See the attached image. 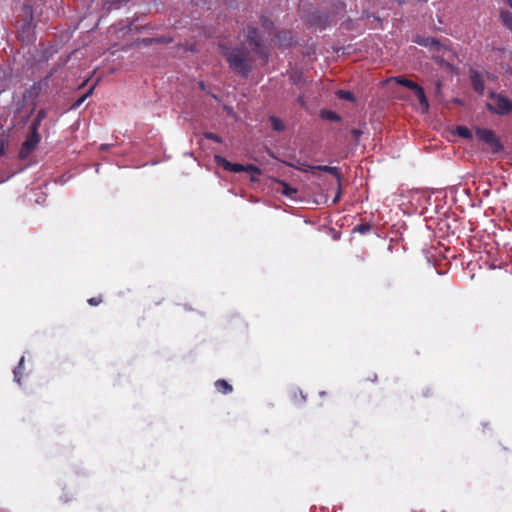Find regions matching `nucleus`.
I'll list each match as a JSON object with an SVG mask.
<instances>
[{
    "label": "nucleus",
    "instance_id": "nucleus-2",
    "mask_svg": "<svg viewBox=\"0 0 512 512\" xmlns=\"http://www.w3.org/2000/svg\"><path fill=\"white\" fill-rule=\"evenodd\" d=\"M489 99L490 101L486 104V107L490 112L501 116L511 112L512 102L508 97L500 93L491 92Z\"/></svg>",
    "mask_w": 512,
    "mask_h": 512
},
{
    "label": "nucleus",
    "instance_id": "nucleus-31",
    "mask_svg": "<svg viewBox=\"0 0 512 512\" xmlns=\"http://www.w3.org/2000/svg\"><path fill=\"white\" fill-rule=\"evenodd\" d=\"M341 193L342 192H341V184H340L339 187H338V191H337V193H336V195H335V197H334V199L332 201L333 204L337 203L340 200Z\"/></svg>",
    "mask_w": 512,
    "mask_h": 512
},
{
    "label": "nucleus",
    "instance_id": "nucleus-4",
    "mask_svg": "<svg viewBox=\"0 0 512 512\" xmlns=\"http://www.w3.org/2000/svg\"><path fill=\"white\" fill-rule=\"evenodd\" d=\"M476 135L480 140L487 143L492 148L493 152H499L502 149V144L492 130L478 129Z\"/></svg>",
    "mask_w": 512,
    "mask_h": 512
},
{
    "label": "nucleus",
    "instance_id": "nucleus-29",
    "mask_svg": "<svg viewBox=\"0 0 512 512\" xmlns=\"http://www.w3.org/2000/svg\"><path fill=\"white\" fill-rule=\"evenodd\" d=\"M102 297L101 296H98V297H91L87 300L88 304L91 305V306H97L99 304L102 303Z\"/></svg>",
    "mask_w": 512,
    "mask_h": 512
},
{
    "label": "nucleus",
    "instance_id": "nucleus-34",
    "mask_svg": "<svg viewBox=\"0 0 512 512\" xmlns=\"http://www.w3.org/2000/svg\"><path fill=\"white\" fill-rule=\"evenodd\" d=\"M508 5L509 7L512 9V0H504Z\"/></svg>",
    "mask_w": 512,
    "mask_h": 512
},
{
    "label": "nucleus",
    "instance_id": "nucleus-12",
    "mask_svg": "<svg viewBox=\"0 0 512 512\" xmlns=\"http://www.w3.org/2000/svg\"><path fill=\"white\" fill-rule=\"evenodd\" d=\"M46 115H47V113L44 109H41L38 111L36 117L33 119L32 123H31V127H30L31 131L38 132L41 122L43 119L46 118Z\"/></svg>",
    "mask_w": 512,
    "mask_h": 512
},
{
    "label": "nucleus",
    "instance_id": "nucleus-35",
    "mask_svg": "<svg viewBox=\"0 0 512 512\" xmlns=\"http://www.w3.org/2000/svg\"><path fill=\"white\" fill-rule=\"evenodd\" d=\"M200 87H201V89H203V90L205 89V85H204V83H203V82H200Z\"/></svg>",
    "mask_w": 512,
    "mask_h": 512
},
{
    "label": "nucleus",
    "instance_id": "nucleus-25",
    "mask_svg": "<svg viewBox=\"0 0 512 512\" xmlns=\"http://www.w3.org/2000/svg\"><path fill=\"white\" fill-rule=\"evenodd\" d=\"M370 229H371V225L370 224H360V225H357L354 228V231H357V232H359L361 234H365L368 231H370Z\"/></svg>",
    "mask_w": 512,
    "mask_h": 512
},
{
    "label": "nucleus",
    "instance_id": "nucleus-23",
    "mask_svg": "<svg viewBox=\"0 0 512 512\" xmlns=\"http://www.w3.org/2000/svg\"><path fill=\"white\" fill-rule=\"evenodd\" d=\"M327 173L335 176L338 180V185L341 184V172L339 170L338 167H335V166H330L329 170L327 171Z\"/></svg>",
    "mask_w": 512,
    "mask_h": 512
},
{
    "label": "nucleus",
    "instance_id": "nucleus-33",
    "mask_svg": "<svg viewBox=\"0 0 512 512\" xmlns=\"http://www.w3.org/2000/svg\"><path fill=\"white\" fill-rule=\"evenodd\" d=\"M440 90H441V82H440V81H438V82L436 83V92H437V93H439V92H440Z\"/></svg>",
    "mask_w": 512,
    "mask_h": 512
},
{
    "label": "nucleus",
    "instance_id": "nucleus-17",
    "mask_svg": "<svg viewBox=\"0 0 512 512\" xmlns=\"http://www.w3.org/2000/svg\"><path fill=\"white\" fill-rule=\"evenodd\" d=\"M25 361V357L22 356L19 360L18 366L15 368L13 374H14V381L18 384H21L22 374H23V364Z\"/></svg>",
    "mask_w": 512,
    "mask_h": 512
},
{
    "label": "nucleus",
    "instance_id": "nucleus-8",
    "mask_svg": "<svg viewBox=\"0 0 512 512\" xmlns=\"http://www.w3.org/2000/svg\"><path fill=\"white\" fill-rule=\"evenodd\" d=\"M415 96L420 102L422 112L426 113L429 110V102L426 97L424 89L419 85L418 88H416L414 91Z\"/></svg>",
    "mask_w": 512,
    "mask_h": 512
},
{
    "label": "nucleus",
    "instance_id": "nucleus-37",
    "mask_svg": "<svg viewBox=\"0 0 512 512\" xmlns=\"http://www.w3.org/2000/svg\"><path fill=\"white\" fill-rule=\"evenodd\" d=\"M454 102L459 104V103H460V100H458V99H454Z\"/></svg>",
    "mask_w": 512,
    "mask_h": 512
},
{
    "label": "nucleus",
    "instance_id": "nucleus-36",
    "mask_svg": "<svg viewBox=\"0 0 512 512\" xmlns=\"http://www.w3.org/2000/svg\"><path fill=\"white\" fill-rule=\"evenodd\" d=\"M108 148V145H102L101 149L106 150Z\"/></svg>",
    "mask_w": 512,
    "mask_h": 512
},
{
    "label": "nucleus",
    "instance_id": "nucleus-15",
    "mask_svg": "<svg viewBox=\"0 0 512 512\" xmlns=\"http://www.w3.org/2000/svg\"><path fill=\"white\" fill-rule=\"evenodd\" d=\"M500 19L503 25L512 31V13L507 10L500 11Z\"/></svg>",
    "mask_w": 512,
    "mask_h": 512
},
{
    "label": "nucleus",
    "instance_id": "nucleus-20",
    "mask_svg": "<svg viewBox=\"0 0 512 512\" xmlns=\"http://www.w3.org/2000/svg\"><path fill=\"white\" fill-rule=\"evenodd\" d=\"M270 122H271V126H272L273 130H275V131H283L285 128L282 120L276 116H271Z\"/></svg>",
    "mask_w": 512,
    "mask_h": 512
},
{
    "label": "nucleus",
    "instance_id": "nucleus-3",
    "mask_svg": "<svg viewBox=\"0 0 512 512\" xmlns=\"http://www.w3.org/2000/svg\"><path fill=\"white\" fill-rule=\"evenodd\" d=\"M247 42L253 46L254 52L259 55L264 61L268 60V54L262 44L258 30L255 27L249 26L246 35Z\"/></svg>",
    "mask_w": 512,
    "mask_h": 512
},
{
    "label": "nucleus",
    "instance_id": "nucleus-26",
    "mask_svg": "<svg viewBox=\"0 0 512 512\" xmlns=\"http://www.w3.org/2000/svg\"><path fill=\"white\" fill-rule=\"evenodd\" d=\"M244 171L250 172V173H255V174L261 173L260 168L253 164L244 165Z\"/></svg>",
    "mask_w": 512,
    "mask_h": 512
},
{
    "label": "nucleus",
    "instance_id": "nucleus-30",
    "mask_svg": "<svg viewBox=\"0 0 512 512\" xmlns=\"http://www.w3.org/2000/svg\"><path fill=\"white\" fill-rule=\"evenodd\" d=\"M351 134L355 138V140H358L359 137L363 134V132L360 129H352Z\"/></svg>",
    "mask_w": 512,
    "mask_h": 512
},
{
    "label": "nucleus",
    "instance_id": "nucleus-28",
    "mask_svg": "<svg viewBox=\"0 0 512 512\" xmlns=\"http://www.w3.org/2000/svg\"><path fill=\"white\" fill-rule=\"evenodd\" d=\"M262 26L271 33L272 29H273V22L270 21L269 19L263 17L262 18Z\"/></svg>",
    "mask_w": 512,
    "mask_h": 512
},
{
    "label": "nucleus",
    "instance_id": "nucleus-11",
    "mask_svg": "<svg viewBox=\"0 0 512 512\" xmlns=\"http://www.w3.org/2000/svg\"><path fill=\"white\" fill-rule=\"evenodd\" d=\"M292 167H296L298 170L300 171H315V170H318V171H323V172H327L330 168V166H327V165H318V166H312V165H306L304 163H299V166H294L291 164Z\"/></svg>",
    "mask_w": 512,
    "mask_h": 512
},
{
    "label": "nucleus",
    "instance_id": "nucleus-18",
    "mask_svg": "<svg viewBox=\"0 0 512 512\" xmlns=\"http://www.w3.org/2000/svg\"><path fill=\"white\" fill-rule=\"evenodd\" d=\"M321 118L333 122H338L341 120V117L334 111L331 110H322L320 113Z\"/></svg>",
    "mask_w": 512,
    "mask_h": 512
},
{
    "label": "nucleus",
    "instance_id": "nucleus-32",
    "mask_svg": "<svg viewBox=\"0 0 512 512\" xmlns=\"http://www.w3.org/2000/svg\"><path fill=\"white\" fill-rule=\"evenodd\" d=\"M297 101H298V103H299L300 105H302V106H304V105H305V98H304V96H303V95L298 96Z\"/></svg>",
    "mask_w": 512,
    "mask_h": 512
},
{
    "label": "nucleus",
    "instance_id": "nucleus-5",
    "mask_svg": "<svg viewBox=\"0 0 512 512\" xmlns=\"http://www.w3.org/2000/svg\"><path fill=\"white\" fill-rule=\"evenodd\" d=\"M40 139L41 138L38 132L31 131L30 135L27 137V139L23 142L21 146L19 157L21 159L27 158L32 153V151H34V149L40 142Z\"/></svg>",
    "mask_w": 512,
    "mask_h": 512
},
{
    "label": "nucleus",
    "instance_id": "nucleus-7",
    "mask_svg": "<svg viewBox=\"0 0 512 512\" xmlns=\"http://www.w3.org/2000/svg\"><path fill=\"white\" fill-rule=\"evenodd\" d=\"M470 79H471V84H472L473 89L476 92L482 94L484 91V88H485L484 79H483L482 75L477 71H472Z\"/></svg>",
    "mask_w": 512,
    "mask_h": 512
},
{
    "label": "nucleus",
    "instance_id": "nucleus-6",
    "mask_svg": "<svg viewBox=\"0 0 512 512\" xmlns=\"http://www.w3.org/2000/svg\"><path fill=\"white\" fill-rule=\"evenodd\" d=\"M214 160L219 166H221L226 171L234 173L244 172V165L239 163H231L223 156L215 155Z\"/></svg>",
    "mask_w": 512,
    "mask_h": 512
},
{
    "label": "nucleus",
    "instance_id": "nucleus-22",
    "mask_svg": "<svg viewBox=\"0 0 512 512\" xmlns=\"http://www.w3.org/2000/svg\"><path fill=\"white\" fill-rule=\"evenodd\" d=\"M457 133H458L459 136L464 137V138H471L472 137L471 131L467 127H464V126L458 127L457 128Z\"/></svg>",
    "mask_w": 512,
    "mask_h": 512
},
{
    "label": "nucleus",
    "instance_id": "nucleus-1",
    "mask_svg": "<svg viewBox=\"0 0 512 512\" xmlns=\"http://www.w3.org/2000/svg\"><path fill=\"white\" fill-rule=\"evenodd\" d=\"M229 67L247 78L251 72L252 64L249 59V52L243 47L224 48L222 51Z\"/></svg>",
    "mask_w": 512,
    "mask_h": 512
},
{
    "label": "nucleus",
    "instance_id": "nucleus-19",
    "mask_svg": "<svg viewBox=\"0 0 512 512\" xmlns=\"http://www.w3.org/2000/svg\"><path fill=\"white\" fill-rule=\"evenodd\" d=\"M94 87H91L84 95L78 98L71 106L72 109H78L84 101L93 93Z\"/></svg>",
    "mask_w": 512,
    "mask_h": 512
},
{
    "label": "nucleus",
    "instance_id": "nucleus-27",
    "mask_svg": "<svg viewBox=\"0 0 512 512\" xmlns=\"http://www.w3.org/2000/svg\"><path fill=\"white\" fill-rule=\"evenodd\" d=\"M7 143H8L7 137L4 134L1 135L0 136V156L5 153Z\"/></svg>",
    "mask_w": 512,
    "mask_h": 512
},
{
    "label": "nucleus",
    "instance_id": "nucleus-21",
    "mask_svg": "<svg viewBox=\"0 0 512 512\" xmlns=\"http://www.w3.org/2000/svg\"><path fill=\"white\" fill-rule=\"evenodd\" d=\"M338 96L340 99H344V100H347V101H354L355 100V96L352 92L350 91H346V90H340L338 92Z\"/></svg>",
    "mask_w": 512,
    "mask_h": 512
},
{
    "label": "nucleus",
    "instance_id": "nucleus-14",
    "mask_svg": "<svg viewBox=\"0 0 512 512\" xmlns=\"http://www.w3.org/2000/svg\"><path fill=\"white\" fill-rule=\"evenodd\" d=\"M289 396L295 404H302L306 401V396L300 389H292L289 393Z\"/></svg>",
    "mask_w": 512,
    "mask_h": 512
},
{
    "label": "nucleus",
    "instance_id": "nucleus-9",
    "mask_svg": "<svg viewBox=\"0 0 512 512\" xmlns=\"http://www.w3.org/2000/svg\"><path fill=\"white\" fill-rule=\"evenodd\" d=\"M415 42L421 46L429 47V48H436L437 50L440 47V43L436 38L433 37H422L418 36L415 40Z\"/></svg>",
    "mask_w": 512,
    "mask_h": 512
},
{
    "label": "nucleus",
    "instance_id": "nucleus-24",
    "mask_svg": "<svg viewBox=\"0 0 512 512\" xmlns=\"http://www.w3.org/2000/svg\"><path fill=\"white\" fill-rule=\"evenodd\" d=\"M204 137L208 140H212L214 142H217V143H221L222 142V138L217 135L216 133H213V132H205L204 133Z\"/></svg>",
    "mask_w": 512,
    "mask_h": 512
},
{
    "label": "nucleus",
    "instance_id": "nucleus-16",
    "mask_svg": "<svg viewBox=\"0 0 512 512\" xmlns=\"http://www.w3.org/2000/svg\"><path fill=\"white\" fill-rule=\"evenodd\" d=\"M395 81L401 85L404 86L412 91H414L416 88H418V84L410 79H407L405 77H396Z\"/></svg>",
    "mask_w": 512,
    "mask_h": 512
},
{
    "label": "nucleus",
    "instance_id": "nucleus-10",
    "mask_svg": "<svg viewBox=\"0 0 512 512\" xmlns=\"http://www.w3.org/2000/svg\"><path fill=\"white\" fill-rule=\"evenodd\" d=\"M215 388L219 393L224 395L229 394L233 391L232 385H230L226 380L219 379L215 382Z\"/></svg>",
    "mask_w": 512,
    "mask_h": 512
},
{
    "label": "nucleus",
    "instance_id": "nucleus-13",
    "mask_svg": "<svg viewBox=\"0 0 512 512\" xmlns=\"http://www.w3.org/2000/svg\"><path fill=\"white\" fill-rule=\"evenodd\" d=\"M279 184H280V192L289 198H294V196L298 192L296 188L290 186L288 183H286L284 181H280Z\"/></svg>",
    "mask_w": 512,
    "mask_h": 512
}]
</instances>
